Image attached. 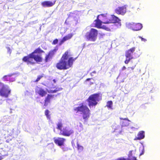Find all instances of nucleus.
<instances>
[{"mask_svg": "<svg viewBox=\"0 0 160 160\" xmlns=\"http://www.w3.org/2000/svg\"><path fill=\"white\" fill-rule=\"evenodd\" d=\"M58 50V48H54L49 52L45 57L44 61L45 62L50 61L53 57L55 53Z\"/></svg>", "mask_w": 160, "mask_h": 160, "instance_id": "13", "label": "nucleus"}, {"mask_svg": "<svg viewBox=\"0 0 160 160\" xmlns=\"http://www.w3.org/2000/svg\"><path fill=\"white\" fill-rule=\"evenodd\" d=\"M10 92V89L5 86H3L0 89V95L2 97L8 98Z\"/></svg>", "mask_w": 160, "mask_h": 160, "instance_id": "12", "label": "nucleus"}, {"mask_svg": "<svg viewBox=\"0 0 160 160\" xmlns=\"http://www.w3.org/2000/svg\"><path fill=\"white\" fill-rule=\"evenodd\" d=\"M44 53V51L39 47L36 48L33 52L26 56H24L22 58L23 62H26L28 65L35 64L36 63H38L42 61V57L38 55H35V53L41 54Z\"/></svg>", "mask_w": 160, "mask_h": 160, "instance_id": "2", "label": "nucleus"}, {"mask_svg": "<svg viewBox=\"0 0 160 160\" xmlns=\"http://www.w3.org/2000/svg\"><path fill=\"white\" fill-rule=\"evenodd\" d=\"M127 27L128 28L132 29L134 31H137L141 30L142 26L140 23H135L134 22L129 23L127 24Z\"/></svg>", "mask_w": 160, "mask_h": 160, "instance_id": "10", "label": "nucleus"}, {"mask_svg": "<svg viewBox=\"0 0 160 160\" xmlns=\"http://www.w3.org/2000/svg\"><path fill=\"white\" fill-rule=\"evenodd\" d=\"M115 160H127V158L124 157H121L118 158Z\"/></svg>", "mask_w": 160, "mask_h": 160, "instance_id": "32", "label": "nucleus"}, {"mask_svg": "<svg viewBox=\"0 0 160 160\" xmlns=\"http://www.w3.org/2000/svg\"><path fill=\"white\" fill-rule=\"evenodd\" d=\"M57 128L58 130H60V132H61V131L62 130V128L63 127V124L61 122H59L57 124Z\"/></svg>", "mask_w": 160, "mask_h": 160, "instance_id": "25", "label": "nucleus"}, {"mask_svg": "<svg viewBox=\"0 0 160 160\" xmlns=\"http://www.w3.org/2000/svg\"><path fill=\"white\" fill-rule=\"evenodd\" d=\"M88 44V46H89V45H91V44Z\"/></svg>", "mask_w": 160, "mask_h": 160, "instance_id": "40", "label": "nucleus"}, {"mask_svg": "<svg viewBox=\"0 0 160 160\" xmlns=\"http://www.w3.org/2000/svg\"><path fill=\"white\" fill-rule=\"evenodd\" d=\"M49 111L48 109L46 110L45 111V115L46 116L48 119H50V115L49 114Z\"/></svg>", "mask_w": 160, "mask_h": 160, "instance_id": "28", "label": "nucleus"}, {"mask_svg": "<svg viewBox=\"0 0 160 160\" xmlns=\"http://www.w3.org/2000/svg\"><path fill=\"white\" fill-rule=\"evenodd\" d=\"M43 77V74H42V75H39L38 76V77L36 80L34 81L35 82H38Z\"/></svg>", "mask_w": 160, "mask_h": 160, "instance_id": "29", "label": "nucleus"}, {"mask_svg": "<svg viewBox=\"0 0 160 160\" xmlns=\"http://www.w3.org/2000/svg\"><path fill=\"white\" fill-rule=\"evenodd\" d=\"M14 74L7 75L4 76L2 78V79L4 81H9L10 82H12L15 81V78L12 77Z\"/></svg>", "mask_w": 160, "mask_h": 160, "instance_id": "16", "label": "nucleus"}, {"mask_svg": "<svg viewBox=\"0 0 160 160\" xmlns=\"http://www.w3.org/2000/svg\"><path fill=\"white\" fill-rule=\"evenodd\" d=\"M54 95L48 94L44 100V106H47L50 103L51 100L53 98Z\"/></svg>", "mask_w": 160, "mask_h": 160, "instance_id": "19", "label": "nucleus"}, {"mask_svg": "<svg viewBox=\"0 0 160 160\" xmlns=\"http://www.w3.org/2000/svg\"><path fill=\"white\" fill-rule=\"evenodd\" d=\"M76 113L80 112L84 122H87L91 115V111L88 106L82 103L78 107L74 108Z\"/></svg>", "mask_w": 160, "mask_h": 160, "instance_id": "4", "label": "nucleus"}, {"mask_svg": "<svg viewBox=\"0 0 160 160\" xmlns=\"http://www.w3.org/2000/svg\"><path fill=\"white\" fill-rule=\"evenodd\" d=\"M58 40L57 39H54L52 42V44L55 45L58 43Z\"/></svg>", "mask_w": 160, "mask_h": 160, "instance_id": "31", "label": "nucleus"}, {"mask_svg": "<svg viewBox=\"0 0 160 160\" xmlns=\"http://www.w3.org/2000/svg\"><path fill=\"white\" fill-rule=\"evenodd\" d=\"M8 50L9 52H11V50L9 48H8Z\"/></svg>", "mask_w": 160, "mask_h": 160, "instance_id": "36", "label": "nucleus"}, {"mask_svg": "<svg viewBox=\"0 0 160 160\" xmlns=\"http://www.w3.org/2000/svg\"><path fill=\"white\" fill-rule=\"evenodd\" d=\"M145 137L144 132L142 131H139L137 135V137H136L134 140H140L143 139Z\"/></svg>", "mask_w": 160, "mask_h": 160, "instance_id": "21", "label": "nucleus"}, {"mask_svg": "<svg viewBox=\"0 0 160 160\" xmlns=\"http://www.w3.org/2000/svg\"><path fill=\"white\" fill-rule=\"evenodd\" d=\"M2 152H4V151H2Z\"/></svg>", "mask_w": 160, "mask_h": 160, "instance_id": "42", "label": "nucleus"}, {"mask_svg": "<svg viewBox=\"0 0 160 160\" xmlns=\"http://www.w3.org/2000/svg\"><path fill=\"white\" fill-rule=\"evenodd\" d=\"M102 99L101 94L100 93H96L91 95L87 99V101L88 102V106L90 108L95 107Z\"/></svg>", "mask_w": 160, "mask_h": 160, "instance_id": "7", "label": "nucleus"}, {"mask_svg": "<svg viewBox=\"0 0 160 160\" xmlns=\"http://www.w3.org/2000/svg\"><path fill=\"white\" fill-rule=\"evenodd\" d=\"M135 47H132L126 51L125 56L126 58L124 61V63L126 64H128L131 60L133 58L132 55L133 53L135 52Z\"/></svg>", "mask_w": 160, "mask_h": 160, "instance_id": "9", "label": "nucleus"}, {"mask_svg": "<svg viewBox=\"0 0 160 160\" xmlns=\"http://www.w3.org/2000/svg\"><path fill=\"white\" fill-rule=\"evenodd\" d=\"M74 132L72 129L66 127L63 128L61 132H60L59 134L66 137H69L72 135Z\"/></svg>", "mask_w": 160, "mask_h": 160, "instance_id": "11", "label": "nucleus"}, {"mask_svg": "<svg viewBox=\"0 0 160 160\" xmlns=\"http://www.w3.org/2000/svg\"><path fill=\"white\" fill-rule=\"evenodd\" d=\"M135 66H136V65H135L134 66L132 67H131L130 68L132 69V70H133L134 69V68L135 67Z\"/></svg>", "mask_w": 160, "mask_h": 160, "instance_id": "35", "label": "nucleus"}, {"mask_svg": "<svg viewBox=\"0 0 160 160\" xmlns=\"http://www.w3.org/2000/svg\"><path fill=\"white\" fill-rule=\"evenodd\" d=\"M72 146H73V142H72Z\"/></svg>", "mask_w": 160, "mask_h": 160, "instance_id": "41", "label": "nucleus"}, {"mask_svg": "<svg viewBox=\"0 0 160 160\" xmlns=\"http://www.w3.org/2000/svg\"><path fill=\"white\" fill-rule=\"evenodd\" d=\"M102 99L101 94L100 93H96L91 95L87 99V101L88 102V106L90 108L95 107Z\"/></svg>", "mask_w": 160, "mask_h": 160, "instance_id": "6", "label": "nucleus"}, {"mask_svg": "<svg viewBox=\"0 0 160 160\" xmlns=\"http://www.w3.org/2000/svg\"><path fill=\"white\" fill-rule=\"evenodd\" d=\"M139 37L141 39L142 41H144L145 42L147 41V40L146 39L142 38L141 37L139 36Z\"/></svg>", "mask_w": 160, "mask_h": 160, "instance_id": "33", "label": "nucleus"}, {"mask_svg": "<svg viewBox=\"0 0 160 160\" xmlns=\"http://www.w3.org/2000/svg\"><path fill=\"white\" fill-rule=\"evenodd\" d=\"M77 149L78 152L80 153L82 152L84 149L83 147L80 145L78 143V142H77Z\"/></svg>", "mask_w": 160, "mask_h": 160, "instance_id": "24", "label": "nucleus"}, {"mask_svg": "<svg viewBox=\"0 0 160 160\" xmlns=\"http://www.w3.org/2000/svg\"><path fill=\"white\" fill-rule=\"evenodd\" d=\"M126 69V67L125 66H123L122 68V70H124Z\"/></svg>", "mask_w": 160, "mask_h": 160, "instance_id": "34", "label": "nucleus"}, {"mask_svg": "<svg viewBox=\"0 0 160 160\" xmlns=\"http://www.w3.org/2000/svg\"><path fill=\"white\" fill-rule=\"evenodd\" d=\"M113 103L112 101H109L107 102L106 106L109 109H112Z\"/></svg>", "mask_w": 160, "mask_h": 160, "instance_id": "26", "label": "nucleus"}, {"mask_svg": "<svg viewBox=\"0 0 160 160\" xmlns=\"http://www.w3.org/2000/svg\"><path fill=\"white\" fill-rule=\"evenodd\" d=\"M115 12L117 14L123 15L126 12V8L124 6L119 7L115 10Z\"/></svg>", "mask_w": 160, "mask_h": 160, "instance_id": "15", "label": "nucleus"}, {"mask_svg": "<svg viewBox=\"0 0 160 160\" xmlns=\"http://www.w3.org/2000/svg\"><path fill=\"white\" fill-rule=\"evenodd\" d=\"M55 4V2H52L50 1H45L41 3V5L43 7H50Z\"/></svg>", "mask_w": 160, "mask_h": 160, "instance_id": "20", "label": "nucleus"}, {"mask_svg": "<svg viewBox=\"0 0 160 160\" xmlns=\"http://www.w3.org/2000/svg\"><path fill=\"white\" fill-rule=\"evenodd\" d=\"M1 155L0 156V160H2L5 156L8 155L7 154H2L1 153Z\"/></svg>", "mask_w": 160, "mask_h": 160, "instance_id": "30", "label": "nucleus"}, {"mask_svg": "<svg viewBox=\"0 0 160 160\" xmlns=\"http://www.w3.org/2000/svg\"><path fill=\"white\" fill-rule=\"evenodd\" d=\"M53 81L54 82V83H56V80L55 79H54L53 80Z\"/></svg>", "mask_w": 160, "mask_h": 160, "instance_id": "38", "label": "nucleus"}, {"mask_svg": "<svg viewBox=\"0 0 160 160\" xmlns=\"http://www.w3.org/2000/svg\"><path fill=\"white\" fill-rule=\"evenodd\" d=\"M121 21L118 18L114 15H110L108 13L102 14L98 15L97 19L94 20V27L109 31H110V27L106 25L102 26V23L109 24L116 23V28H118L121 26Z\"/></svg>", "mask_w": 160, "mask_h": 160, "instance_id": "1", "label": "nucleus"}, {"mask_svg": "<svg viewBox=\"0 0 160 160\" xmlns=\"http://www.w3.org/2000/svg\"><path fill=\"white\" fill-rule=\"evenodd\" d=\"M65 140V139L63 138L58 137L57 138H54V143L59 146H64Z\"/></svg>", "mask_w": 160, "mask_h": 160, "instance_id": "14", "label": "nucleus"}, {"mask_svg": "<svg viewBox=\"0 0 160 160\" xmlns=\"http://www.w3.org/2000/svg\"><path fill=\"white\" fill-rule=\"evenodd\" d=\"M69 52L66 51L56 63V67L60 70H67L71 67L76 58H74L72 57L69 58Z\"/></svg>", "mask_w": 160, "mask_h": 160, "instance_id": "3", "label": "nucleus"}, {"mask_svg": "<svg viewBox=\"0 0 160 160\" xmlns=\"http://www.w3.org/2000/svg\"><path fill=\"white\" fill-rule=\"evenodd\" d=\"M91 79L90 78H88L86 79V81H88L89 80H90Z\"/></svg>", "mask_w": 160, "mask_h": 160, "instance_id": "37", "label": "nucleus"}, {"mask_svg": "<svg viewBox=\"0 0 160 160\" xmlns=\"http://www.w3.org/2000/svg\"><path fill=\"white\" fill-rule=\"evenodd\" d=\"M132 150H131L129 151L128 155V158H127V160H138L136 157L133 156L132 153Z\"/></svg>", "mask_w": 160, "mask_h": 160, "instance_id": "22", "label": "nucleus"}, {"mask_svg": "<svg viewBox=\"0 0 160 160\" xmlns=\"http://www.w3.org/2000/svg\"><path fill=\"white\" fill-rule=\"evenodd\" d=\"M120 119L121 120L120 123H121L122 126V127H127L129 125L130 120H128V118H120Z\"/></svg>", "mask_w": 160, "mask_h": 160, "instance_id": "17", "label": "nucleus"}, {"mask_svg": "<svg viewBox=\"0 0 160 160\" xmlns=\"http://www.w3.org/2000/svg\"><path fill=\"white\" fill-rule=\"evenodd\" d=\"M143 152H142V153H141L140 154V155L141 156V155H142V154H143Z\"/></svg>", "mask_w": 160, "mask_h": 160, "instance_id": "39", "label": "nucleus"}, {"mask_svg": "<svg viewBox=\"0 0 160 160\" xmlns=\"http://www.w3.org/2000/svg\"><path fill=\"white\" fill-rule=\"evenodd\" d=\"M102 99L101 94L100 93H96L91 95L87 99V101L88 102V106L90 108L95 107Z\"/></svg>", "mask_w": 160, "mask_h": 160, "instance_id": "5", "label": "nucleus"}, {"mask_svg": "<svg viewBox=\"0 0 160 160\" xmlns=\"http://www.w3.org/2000/svg\"><path fill=\"white\" fill-rule=\"evenodd\" d=\"M38 93L41 97L45 96L47 94V92L43 89L40 88L37 92Z\"/></svg>", "mask_w": 160, "mask_h": 160, "instance_id": "23", "label": "nucleus"}, {"mask_svg": "<svg viewBox=\"0 0 160 160\" xmlns=\"http://www.w3.org/2000/svg\"><path fill=\"white\" fill-rule=\"evenodd\" d=\"M98 34L97 30L92 28L89 31L86 33L85 35V38L88 41L95 42L97 39Z\"/></svg>", "mask_w": 160, "mask_h": 160, "instance_id": "8", "label": "nucleus"}, {"mask_svg": "<svg viewBox=\"0 0 160 160\" xmlns=\"http://www.w3.org/2000/svg\"><path fill=\"white\" fill-rule=\"evenodd\" d=\"M72 36L73 34L72 33H70L64 36L60 42L59 45H62L65 41L71 39Z\"/></svg>", "mask_w": 160, "mask_h": 160, "instance_id": "18", "label": "nucleus"}, {"mask_svg": "<svg viewBox=\"0 0 160 160\" xmlns=\"http://www.w3.org/2000/svg\"><path fill=\"white\" fill-rule=\"evenodd\" d=\"M61 90L60 88H56L54 90H51L48 91V92L50 93H54L56 92H57L60 91Z\"/></svg>", "mask_w": 160, "mask_h": 160, "instance_id": "27", "label": "nucleus"}]
</instances>
